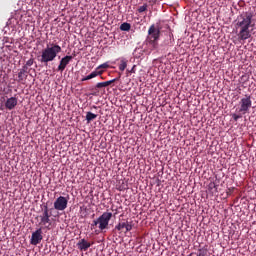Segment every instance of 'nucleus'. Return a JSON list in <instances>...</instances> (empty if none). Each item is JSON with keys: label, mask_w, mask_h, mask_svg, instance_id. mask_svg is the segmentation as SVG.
I'll list each match as a JSON object with an SVG mask.
<instances>
[{"label": "nucleus", "mask_w": 256, "mask_h": 256, "mask_svg": "<svg viewBox=\"0 0 256 256\" xmlns=\"http://www.w3.org/2000/svg\"><path fill=\"white\" fill-rule=\"evenodd\" d=\"M120 31H131V24L124 22L120 25Z\"/></svg>", "instance_id": "obj_19"}, {"label": "nucleus", "mask_w": 256, "mask_h": 256, "mask_svg": "<svg viewBox=\"0 0 256 256\" xmlns=\"http://www.w3.org/2000/svg\"><path fill=\"white\" fill-rule=\"evenodd\" d=\"M97 119V114H93L92 112L86 113V121L87 123H91V121H95Z\"/></svg>", "instance_id": "obj_17"}, {"label": "nucleus", "mask_w": 256, "mask_h": 256, "mask_svg": "<svg viewBox=\"0 0 256 256\" xmlns=\"http://www.w3.org/2000/svg\"><path fill=\"white\" fill-rule=\"evenodd\" d=\"M93 95H97L96 93H93Z\"/></svg>", "instance_id": "obj_31"}, {"label": "nucleus", "mask_w": 256, "mask_h": 256, "mask_svg": "<svg viewBox=\"0 0 256 256\" xmlns=\"http://www.w3.org/2000/svg\"><path fill=\"white\" fill-rule=\"evenodd\" d=\"M99 227V220L98 218L96 220H93L92 224H91V229H95V227Z\"/></svg>", "instance_id": "obj_23"}, {"label": "nucleus", "mask_w": 256, "mask_h": 256, "mask_svg": "<svg viewBox=\"0 0 256 256\" xmlns=\"http://www.w3.org/2000/svg\"><path fill=\"white\" fill-rule=\"evenodd\" d=\"M71 61H73V56H65L60 60V64L58 65V71H61V73H63V71H65V69L67 68V65H69V63H71Z\"/></svg>", "instance_id": "obj_8"}, {"label": "nucleus", "mask_w": 256, "mask_h": 256, "mask_svg": "<svg viewBox=\"0 0 256 256\" xmlns=\"http://www.w3.org/2000/svg\"><path fill=\"white\" fill-rule=\"evenodd\" d=\"M120 191H125V187H119L118 188Z\"/></svg>", "instance_id": "obj_29"}, {"label": "nucleus", "mask_w": 256, "mask_h": 256, "mask_svg": "<svg viewBox=\"0 0 256 256\" xmlns=\"http://www.w3.org/2000/svg\"><path fill=\"white\" fill-rule=\"evenodd\" d=\"M68 203L69 200L65 196H60L54 201V209H56V211H65Z\"/></svg>", "instance_id": "obj_6"}, {"label": "nucleus", "mask_w": 256, "mask_h": 256, "mask_svg": "<svg viewBox=\"0 0 256 256\" xmlns=\"http://www.w3.org/2000/svg\"><path fill=\"white\" fill-rule=\"evenodd\" d=\"M76 245L79 251H87L89 247H91V243L88 242L85 238L79 240Z\"/></svg>", "instance_id": "obj_12"}, {"label": "nucleus", "mask_w": 256, "mask_h": 256, "mask_svg": "<svg viewBox=\"0 0 256 256\" xmlns=\"http://www.w3.org/2000/svg\"><path fill=\"white\" fill-rule=\"evenodd\" d=\"M209 189H211V190L215 189V191H217V185H215L214 182H211V183L209 184Z\"/></svg>", "instance_id": "obj_27"}, {"label": "nucleus", "mask_w": 256, "mask_h": 256, "mask_svg": "<svg viewBox=\"0 0 256 256\" xmlns=\"http://www.w3.org/2000/svg\"><path fill=\"white\" fill-rule=\"evenodd\" d=\"M136 68H137V65H133L131 69H126V73L128 74H133V73H136Z\"/></svg>", "instance_id": "obj_21"}, {"label": "nucleus", "mask_w": 256, "mask_h": 256, "mask_svg": "<svg viewBox=\"0 0 256 256\" xmlns=\"http://www.w3.org/2000/svg\"><path fill=\"white\" fill-rule=\"evenodd\" d=\"M41 241H43V228H38L32 233L30 243L31 245H39Z\"/></svg>", "instance_id": "obj_7"}, {"label": "nucleus", "mask_w": 256, "mask_h": 256, "mask_svg": "<svg viewBox=\"0 0 256 256\" xmlns=\"http://www.w3.org/2000/svg\"><path fill=\"white\" fill-rule=\"evenodd\" d=\"M99 75H103V71H97V70H94L91 74H89L88 76L86 77H83L81 79V81H89L90 79H95V77H99Z\"/></svg>", "instance_id": "obj_13"}, {"label": "nucleus", "mask_w": 256, "mask_h": 256, "mask_svg": "<svg viewBox=\"0 0 256 256\" xmlns=\"http://www.w3.org/2000/svg\"><path fill=\"white\" fill-rule=\"evenodd\" d=\"M59 53H61V46L57 44H51L50 46L47 45L46 48L42 50L38 61L44 65H47V63H51V61H55Z\"/></svg>", "instance_id": "obj_2"}, {"label": "nucleus", "mask_w": 256, "mask_h": 256, "mask_svg": "<svg viewBox=\"0 0 256 256\" xmlns=\"http://www.w3.org/2000/svg\"><path fill=\"white\" fill-rule=\"evenodd\" d=\"M159 37H161V30L155 24H152L148 29L146 43H149L152 49H157L159 47Z\"/></svg>", "instance_id": "obj_3"}, {"label": "nucleus", "mask_w": 256, "mask_h": 256, "mask_svg": "<svg viewBox=\"0 0 256 256\" xmlns=\"http://www.w3.org/2000/svg\"><path fill=\"white\" fill-rule=\"evenodd\" d=\"M41 218H51V214H49V207L47 205H44L42 215H40V219Z\"/></svg>", "instance_id": "obj_18"}, {"label": "nucleus", "mask_w": 256, "mask_h": 256, "mask_svg": "<svg viewBox=\"0 0 256 256\" xmlns=\"http://www.w3.org/2000/svg\"><path fill=\"white\" fill-rule=\"evenodd\" d=\"M253 12H242L238 15L235 23V29L238 41L243 43L251 39V27H253Z\"/></svg>", "instance_id": "obj_1"}, {"label": "nucleus", "mask_w": 256, "mask_h": 256, "mask_svg": "<svg viewBox=\"0 0 256 256\" xmlns=\"http://www.w3.org/2000/svg\"><path fill=\"white\" fill-rule=\"evenodd\" d=\"M25 81H27V74L20 70L18 73V83H25Z\"/></svg>", "instance_id": "obj_16"}, {"label": "nucleus", "mask_w": 256, "mask_h": 256, "mask_svg": "<svg viewBox=\"0 0 256 256\" xmlns=\"http://www.w3.org/2000/svg\"><path fill=\"white\" fill-rule=\"evenodd\" d=\"M107 67H109V64L103 63V64L99 65V66L95 69V71H102L101 69H107Z\"/></svg>", "instance_id": "obj_20"}, {"label": "nucleus", "mask_w": 256, "mask_h": 256, "mask_svg": "<svg viewBox=\"0 0 256 256\" xmlns=\"http://www.w3.org/2000/svg\"><path fill=\"white\" fill-rule=\"evenodd\" d=\"M40 223L44 226V229L51 231V218H40Z\"/></svg>", "instance_id": "obj_14"}, {"label": "nucleus", "mask_w": 256, "mask_h": 256, "mask_svg": "<svg viewBox=\"0 0 256 256\" xmlns=\"http://www.w3.org/2000/svg\"><path fill=\"white\" fill-rule=\"evenodd\" d=\"M168 39L171 41V39H173V34H169Z\"/></svg>", "instance_id": "obj_28"}, {"label": "nucleus", "mask_w": 256, "mask_h": 256, "mask_svg": "<svg viewBox=\"0 0 256 256\" xmlns=\"http://www.w3.org/2000/svg\"><path fill=\"white\" fill-rule=\"evenodd\" d=\"M20 71H21L22 73H26V75H28V73H29V67L26 66V65H24V66L20 69Z\"/></svg>", "instance_id": "obj_24"}, {"label": "nucleus", "mask_w": 256, "mask_h": 256, "mask_svg": "<svg viewBox=\"0 0 256 256\" xmlns=\"http://www.w3.org/2000/svg\"><path fill=\"white\" fill-rule=\"evenodd\" d=\"M127 63H129L127 58H120V63L118 65L119 71H125L127 69Z\"/></svg>", "instance_id": "obj_15"}, {"label": "nucleus", "mask_w": 256, "mask_h": 256, "mask_svg": "<svg viewBox=\"0 0 256 256\" xmlns=\"http://www.w3.org/2000/svg\"><path fill=\"white\" fill-rule=\"evenodd\" d=\"M112 217L113 213L111 212H104L100 217H98V229L100 231H105V229H108L109 222L111 221Z\"/></svg>", "instance_id": "obj_4"}, {"label": "nucleus", "mask_w": 256, "mask_h": 256, "mask_svg": "<svg viewBox=\"0 0 256 256\" xmlns=\"http://www.w3.org/2000/svg\"><path fill=\"white\" fill-rule=\"evenodd\" d=\"M147 11V4H144L138 8V13H145Z\"/></svg>", "instance_id": "obj_22"}, {"label": "nucleus", "mask_w": 256, "mask_h": 256, "mask_svg": "<svg viewBox=\"0 0 256 256\" xmlns=\"http://www.w3.org/2000/svg\"><path fill=\"white\" fill-rule=\"evenodd\" d=\"M18 100L16 97H10L5 102V107L9 111H12V109H15L17 107Z\"/></svg>", "instance_id": "obj_11"}, {"label": "nucleus", "mask_w": 256, "mask_h": 256, "mask_svg": "<svg viewBox=\"0 0 256 256\" xmlns=\"http://www.w3.org/2000/svg\"><path fill=\"white\" fill-rule=\"evenodd\" d=\"M166 45H171V43H169V42H166Z\"/></svg>", "instance_id": "obj_30"}, {"label": "nucleus", "mask_w": 256, "mask_h": 256, "mask_svg": "<svg viewBox=\"0 0 256 256\" xmlns=\"http://www.w3.org/2000/svg\"><path fill=\"white\" fill-rule=\"evenodd\" d=\"M239 105V113H242L243 115L249 113V109H251V106L253 105L251 95L246 94L245 97L240 100Z\"/></svg>", "instance_id": "obj_5"}, {"label": "nucleus", "mask_w": 256, "mask_h": 256, "mask_svg": "<svg viewBox=\"0 0 256 256\" xmlns=\"http://www.w3.org/2000/svg\"><path fill=\"white\" fill-rule=\"evenodd\" d=\"M123 229H126V232H129L133 229V225H131L129 221H122L115 226L116 231H123Z\"/></svg>", "instance_id": "obj_9"}, {"label": "nucleus", "mask_w": 256, "mask_h": 256, "mask_svg": "<svg viewBox=\"0 0 256 256\" xmlns=\"http://www.w3.org/2000/svg\"><path fill=\"white\" fill-rule=\"evenodd\" d=\"M33 63H35V60L33 58H30L25 65L28 67H32Z\"/></svg>", "instance_id": "obj_25"}, {"label": "nucleus", "mask_w": 256, "mask_h": 256, "mask_svg": "<svg viewBox=\"0 0 256 256\" xmlns=\"http://www.w3.org/2000/svg\"><path fill=\"white\" fill-rule=\"evenodd\" d=\"M241 115L239 114H232V118L234 119V121H239V119H241Z\"/></svg>", "instance_id": "obj_26"}, {"label": "nucleus", "mask_w": 256, "mask_h": 256, "mask_svg": "<svg viewBox=\"0 0 256 256\" xmlns=\"http://www.w3.org/2000/svg\"><path fill=\"white\" fill-rule=\"evenodd\" d=\"M115 81H117V78H114L112 80H108L105 82H98L94 87V91H97L98 93L99 92L98 89H105V87H109V85L115 83Z\"/></svg>", "instance_id": "obj_10"}, {"label": "nucleus", "mask_w": 256, "mask_h": 256, "mask_svg": "<svg viewBox=\"0 0 256 256\" xmlns=\"http://www.w3.org/2000/svg\"><path fill=\"white\" fill-rule=\"evenodd\" d=\"M146 1H151V0H146Z\"/></svg>", "instance_id": "obj_32"}]
</instances>
